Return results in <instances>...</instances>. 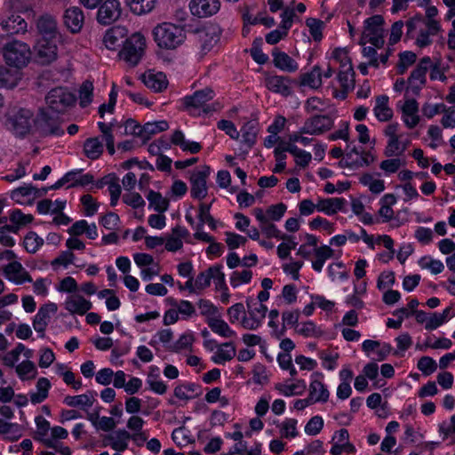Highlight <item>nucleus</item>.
Masks as SVG:
<instances>
[{"label":"nucleus","mask_w":455,"mask_h":455,"mask_svg":"<svg viewBox=\"0 0 455 455\" xmlns=\"http://www.w3.org/2000/svg\"><path fill=\"white\" fill-rule=\"evenodd\" d=\"M64 308L71 315H84L92 308V303L83 295L73 293L66 298Z\"/></svg>","instance_id":"b1692460"},{"label":"nucleus","mask_w":455,"mask_h":455,"mask_svg":"<svg viewBox=\"0 0 455 455\" xmlns=\"http://www.w3.org/2000/svg\"><path fill=\"white\" fill-rule=\"evenodd\" d=\"M333 124V119L329 115H315L305 120L302 132L311 136H320L330 131Z\"/></svg>","instance_id":"9b49d317"},{"label":"nucleus","mask_w":455,"mask_h":455,"mask_svg":"<svg viewBox=\"0 0 455 455\" xmlns=\"http://www.w3.org/2000/svg\"><path fill=\"white\" fill-rule=\"evenodd\" d=\"M66 206V200L44 199L37 203L36 210L39 214H55L62 212Z\"/></svg>","instance_id":"8fccbe9b"},{"label":"nucleus","mask_w":455,"mask_h":455,"mask_svg":"<svg viewBox=\"0 0 455 455\" xmlns=\"http://www.w3.org/2000/svg\"><path fill=\"white\" fill-rule=\"evenodd\" d=\"M132 439L130 432L124 429H118L107 435L104 440V446H109L116 451H124L128 448L129 440Z\"/></svg>","instance_id":"c756f323"},{"label":"nucleus","mask_w":455,"mask_h":455,"mask_svg":"<svg viewBox=\"0 0 455 455\" xmlns=\"http://www.w3.org/2000/svg\"><path fill=\"white\" fill-rule=\"evenodd\" d=\"M222 30L218 24L210 23L196 30L200 52L203 55L210 52L220 42Z\"/></svg>","instance_id":"1a4fd4ad"},{"label":"nucleus","mask_w":455,"mask_h":455,"mask_svg":"<svg viewBox=\"0 0 455 455\" xmlns=\"http://www.w3.org/2000/svg\"><path fill=\"white\" fill-rule=\"evenodd\" d=\"M240 132L242 136V142L248 148L252 147L256 141L258 133L257 123L255 121L246 122L241 128Z\"/></svg>","instance_id":"bf43d9fd"},{"label":"nucleus","mask_w":455,"mask_h":455,"mask_svg":"<svg viewBox=\"0 0 455 455\" xmlns=\"http://www.w3.org/2000/svg\"><path fill=\"white\" fill-rule=\"evenodd\" d=\"M93 181V177L89 173H83L82 170H73L67 172L61 179H60L53 188H59L63 185L68 187L75 186H87Z\"/></svg>","instance_id":"a878e982"},{"label":"nucleus","mask_w":455,"mask_h":455,"mask_svg":"<svg viewBox=\"0 0 455 455\" xmlns=\"http://www.w3.org/2000/svg\"><path fill=\"white\" fill-rule=\"evenodd\" d=\"M253 215L258 220L259 228L263 235L267 238L279 239L281 237V231L272 221H268V218L262 208L253 209Z\"/></svg>","instance_id":"c85d7f7f"},{"label":"nucleus","mask_w":455,"mask_h":455,"mask_svg":"<svg viewBox=\"0 0 455 455\" xmlns=\"http://www.w3.org/2000/svg\"><path fill=\"white\" fill-rule=\"evenodd\" d=\"M401 119L408 129H414L420 122L419 103L415 99H406L401 106Z\"/></svg>","instance_id":"412c9836"},{"label":"nucleus","mask_w":455,"mask_h":455,"mask_svg":"<svg viewBox=\"0 0 455 455\" xmlns=\"http://www.w3.org/2000/svg\"><path fill=\"white\" fill-rule=\"evenodd\" d=\"M215 96L214 92L211 88H204L196 91L191 96L184 98V104L188 109H203L204 112H208L210 108L208 102L211 101Z\"/></svg>","instance_id":"6ab92c4d"},{"label":"nucleus","mask_w":455,"mask_h":455,"mask_svg":"<svg viewBox=\"0 0 455 455\" xmlns=\"http://www.w3.org/2000/svg\"><path fill=\"white\" fill-rule=\"evenodd\" d=\"M330 140H343L347 142V156L346 159L341 161L342 165H348L350 167L354 166H362L364 164H367L363 156L360 157V160H356L355 162H348V159L352 156L353 154L356 156H360V151L354 145L353 141L349 140V124L347 121H341L339 126V129L329 135Z\"/></svg>","instance_id":"6e6552de"},{"label":"nucleus","mask_w":455,"mask_h":455,"mask_svg":"<svg viewBox=\"0 0 455 455\" xmlns=\"http://www.w3.org/2000/svg\"><path fill=\"white\" fill-rule=\"evenodd\" d=\"M418 264L420 268L428 270L433 275H438L444 269V265L440 259H434L429 255L421 257Z\"/></svg>","instance_id":"774afa93"},{"label":"nucleus","mask_w":455,"mask_h":455,"mask_svg":"<svg viewBox=\"0 0 455 455\" xmlns=\"http://www.w3.org/2000/svg\"><path fill=\"white\" fill-rule=\"evenodd\" d=\"M94 86L92 81L85 80L78 90V100L81 108L88 107L93 100Z\"/></svg>","instance_id":"e2e57ef3"},{"label":"nucleus","mask_w":455,"mask_h":455,"mask_svg":"<svg viewBox=\"0 0 455 455\" xmlns=\"http://www.w3.org/2000/svg\"><path fill=\"white\" fill-rule=\"evenodd\" d=\"M45 101L52 111L64 113L75 105L76 97L68 88L56 87L48 92Z\"/></svg>","instance_id":"0eeeda50"},{"label":"nucleus","mask_w":455,"mask_h":455,"mask_svg":"<svg viewBox=\"0 0 455 455\" xmlns=\"http://www.w3.org/2000/svg\"><path fill=\"white\" fill-rule=\"evenodd\" d=\"M195 337L193 332L186 331L172 344L168 346V350L174 353H180L184 350H191Z\"/></svg>","instance_id":"6e6d98bb"},{"label":"nucleus","mask_w":455,"mask_h":455,"mask_svg":"<svg viewBox=\"0 0 455 455\" xmlns=\"http://www.w3.org/2000/svg\"><path fill=\"white\" fill-rule=\"evenodd\" d=\"M400 124L398 123H392L387 124L383 133L387 137V144L384 149V154L388 157H399L403 155L411 144L409 136L404 133H400Z\"/></svg>","instance_id":"20e7f679"},{"label":"nucleus","mask_w":455,"mask_h":455,"mask_svg":"<svg viewBox=\"0 0 455 455\" xmlns=\"http://www.w3.org/2000/svg\"><path fill=\"white\" fill-rule=\"evenodd\" d=\"M121 13L122 7L118 0H106L98 10L97 20L102 25H109L116 21Z\"/></svg>","instance_id":"a211bd4d"},{"label":"nucleus","mask_w":455,"mask_h":455,"mask_svg":"<svg viewBox=\"0 0 455 455\" xmlns=\"http://www.w3.org/2000/svg\"><path fill=\"white\" fill-rule=\"evenodd\" d=\"M151 373L148 374L147 378V384L148 385L149 389L157 394L164 395L167 391V386L165 383L158 379V368L156 366L150 367Z\"/></svg>","instance_id":"680f3d73"},{"label":"nucleus","mask_w":455,"mask_h":455,"mask_svg":"<svg viewBox=\"0 0 455 455\" xmlns=\"http://www.w3.org/2000/svg\"><path fill=\"white\" fill-rule=\"evenodd\" d=\"M0 435L7 440L16 441L22 435V429L18 423L0 419Z\"/></svg>","instance_id":"603ef678"},{"label":"nucleus","mask_w":455,"mask_h":455,"mask_svg":"<svg viewBox=\"0 0 455 455\" xmlns=\"http://www.w3.org/2000/svg\"><path fill=\"white\" fill-rule=\"evenodd\" d=\"M438 32H430L427 27L423 28H414L411 31L407 27V34L416 39V44L419 47H425L431 44L430 36L436 35Z\"/></svg>","instance_id":"13d9d810"},{"label":"nucleus","mask_w":455,"mask_h":455,"mask_svg":"<svg viewBox=\"0 0 455 455\" xmlns=\"http://www.w3.org/2000/svg\"><path fill=\"white\" fill-rule=\"evenodd\" d=\"M307 388L304 379H297L295 382L280 383L275 386V389L284 396L301 395Z\"/></svg>","instance_id":"de8ad7c7"},{"label":"nucleus","mask_w":455,"mask_h":455,"mask_svg":"<svg viewBox=\"0 0 455 455\" xmlns=\"http://www.w3.org/2000/svg\"><path fill=\"white\" fill-rule=\"evenodd\" d=\"M3 123L17 136H24L34 129L35 117L29 109L15 107L8 111Z\"/></svg>","instance_id":"7ed1b4c3"},{"label":"nucleus","mask_w":455,"mask_h":455,"mask_svg":"<svg viewBox=\"0 0 455 455\" xmlns=\"http://www.w3.org/2000/svg\"><path fill=\"white\" fill-rule=\"evenodd\" d=\"M295 331L304 338H318L323 334L322 329L316 326L312 321H307L297 324Z\"/></svg>","instance_id":"0e129e2a"},{"label":"nucleus","mask_w":455,"mask_h":455,"mask_svg":"<svg viewBox=\"0 0 455 455\" xmlns=\"http://www.w3.org/2000/svg\"><path fill=\"white\" fill-rule=\"evenodd\" d=\"M152 35L157 46L165 50H174L186 40L183 28L172 22L158 24L153 28Z\"/></svg>","instance_id":"f03ea898"},{"label":"nucleus","mask_w":455,"mask_h":455,"mask_svg":"<svg viewBox=\"0 0 455 455\" xmlns=\"http://www.w3.org/2000/svg\"><path fill=\"white\" fill-rule=\"evenodd\" d=\"M426 70L416 67L408 79L407 90L411 89L413 92H418L426 83Z\"/></svg>","instance_id":"69168bd1"},{"label":"nucleus","mask_w":455,"mask_h":455,"mask_svg":"<svg viewBox=\"0 0 455 455\" xmlns=\"http://www.w3.org/2000/svg\"><path fill=\"white\" fill-rule=\"evenodd\" d=\"M372 111L379 122L386 123L390 121L393 118L394 112L389 106L388 96L385 94L376 96Z\"/></svg>","instance_id":"cd10ccee"},{"label":"nucleus","mask_w":455,"mask_h":455,"mask_svg":"<svg viewBox=\"0 0 455 455\" xmlns=\"http://www.w3.org/2000/svg\"><path fill=\"white\" fill-rule=\"evenodd\" d=\"M20 80V74L17 70H11L7 67H0V87L12 89Z\"/></svg>","instance_id":"5fc2aeb1"},{"label":"nucleus","mask_w":455,"mask_h":455,"mask_svg":"<svg viewBox=\"0 0 455 455\" xmlns=\"http://www.w3.org/2000/svg\"><path fill=\"white\" fill-rule=\"evenodd\" d=\"M266 86L268 90L287 96L291 93L289 81L284 76H270L266 78Z\"/></svg>","instance_id":"a19ab883"},{"label":"nucleus","mask_w":455,"mask_h":455,"mask_svg":"<svg viewBox=\"0 0 455 455\" xmlns=\"http://www.w3.org/2000/svg\"><path fill=\"white\" fill-rule=\"evenodd\" d=\"M34 130L44 136L63 134L59 120L50 116L44 111L35 118Z\"/></svg>","instance_id":"dca6fc26"},{"label":"nucleus","mask_w":455,"mask_h":455,"mask_svg":"<svg viewBox=\"0 0 455 455\" xmlns=\"http://www.w3.org/2000/svg\"><path fill=\"white\" fill-rule=\"evenodd\" d=\"M308 397L313 403H324L329 400L330 392L327 386L323 383V375L322 373H314L308 387Z\"/></svg>","instance_id":"f3484780"},{"label":"nucleus","mask_w":455,"mask_h":455,"mask_svg":"<svg viewBox=\"0 0 455 455\" xmlns=\"http://www.w3.org/2000/svg\"><path fill=\"white\" fill-rule=\"evenodd\" d=\"M94 401L95 394L92 391L77 395H68L64 398V403L68 406L77 407L83 410L92 407Z\"/></svg>","instance_id":"e433bc0d"},{"label":"nucleus","mask_w":455,"mask_h":455,"mask_svg":"<svg viewBox=\"0 0 455 455\" xmlns=\"http://www.w3.org/2000/svg\"><path fill=\"white\" fill-rule=\"evenodd\" d=\"M57 310L58 307L53 302H48L41 306L33 320V328L35 331L38 333H42L43 336L52 315H54Z\"/></svg>","instance_id":"393cba45"},{"label":"nucleus","mask_w":455,"mask_h":455,"mask_svg":"<svg viewBox=\"0 0 455 455\" xmlns=\"http://www.w3.org/2000/svg\"><path fill=\"white\" fill-rule=\"evenodd\" d=\"M208 326L215 334L225 338H235L236 337V332L230 328L226 321L220 318L219 315L215 319L208 320Z\"/></svg>","instance_id":"09e8293b"},{"label":"nucleus","mask_w":455,"mask_h":455,"mask_svg":"<svg viewBox=\"0 0 455 455\" xmlns=\"http://www.w3.org/2000/svg\"><path fill=\"white\" fill-rule=\"evenodd\" d=\"M283 151L289 152L294 157L295 164L301 168L307 167L312 160L310 152L298 148L295 144L287 143Z\"/></svg>","instance_id":"37998d69"},{"label":"nucleus","mask_w":455,"mask_h":455,"mask_svg":"<svg viewBox=\"0 0 455 455\" xmlns=\"http://www.w3.org/2000/svg\"><path fill=\"white\" fill-rule=\"evenodd\" d=\"M103 143L98 137L87 139L84 143V153L89 159L96 160L103 153Z\"/></svg>","instance_id":"864d4df0"},{"label":"nucleus","mask_w":455,"mask_h":455,"mask_svg":"<svg viewBox=\"0 0 455 455\" xmlns=\"http://www.w3.org/2000/svg\"><path fill=\"white\" fill-rule=\"evenodd\" d=\"M281 437L293 439L299 436L298 420L293 418L284 419L278 426Z\"/></svg>","instance_id":"4d7b16f0"},{"label":"nucleus","mask_w":455,"mask_h":455,"mask_svg":"<svg viewBox=\"0 0 455 455\" xmlns=\"http://www.w3.org/2000/svg\"><path fill=\"white\" fill-rule=\"evenodd\" d=\"M347 204V201L340 197H331L320 199L317 202L318 212L326 215H334L339 212H343Z\"/></svg>","instance_id":"f704fd0d"},{"label":"nucleus","mask_w":455,"mask_h":455,"mask_svg":"<svg viewBox=\"0 0 455 455\" xmlns=\"http://www.w3.org/2000/svg\"><path fill=\"white\" fill-rule=\"evenodd\" d=\"M329 63L332 66L339 65V69L353 67L349 51L347 47H335L326 53Z\"/></svg>","instance_id":"7c9ffc66"},{"label":"nucleus","mask_w":455,"mask_h":455,"mask_svg":"<svg viewBox=\"0 0 455 455\" xmlns=\"http://www.w3.org/2000/svg\"><path fill=\"white\" fill-rule=\"evenodd\" d=\"M144 424L145 420L140 416L132 415L128 419L126 427L130 431L132 440L137 442L148 439V435L143 431Z\"/></svg>","instance_id":"c9c22d12"},{"label":"nucleus","mask_w":455,"mask_h":455,"mask_svg":"<svg viewBox=\"0 0 455 455\" xmlns=\"http://www.w3.org/2000/svg\"><path fill=\"white\" fill-rule=\"evenodd\" d=\"M236 355V348L233 342H225L220 344L211 357V360L220 365L231 361Z\"/></svg>","instance_id":"72a5a7b5"},{"label":"nucleus","mask_w":455,"mask_h":455,"mask_svg":"<svg viewBox=\"0 0 455 455\" xmlns=\"http://www.w3.org/2000/svg\"><path fill=\"white\" fill-rule=\"evenodd\" d=\"M301 84L312 89H317L322 85V72L318 66H315L311 71L301 76Z\"/></svg>","instance_id":"338daca9"},{"label":"nucleus","mask_w":455,"mask_h":455,"mask_svg":"<svg viewBox=\"0 0 455 455\" xmlns=\"http://www.w3.org/2000/svg\"><path fill=\"white\" fill-rule=\"evenodd\" d=\"M188 235L187 228L176 227L172 229V234L165 242V249L168 251L175 252L183 246V239Z\"/></svg>","instance_id":"79ce46f5"},{"label":"nucleus","mask_w":455,"mask_h":455,"mask_svg":"<svg viewBox=\"0 0 455 455\" xmlns=\"http://www.w3.org/2000/svg\"><path fill=\"white\" fill-rule=\"evenodd\" d=\"M2 29L12 35L24 34L28 31V23L20 15L11 14L0 22Z\"/></svg>","instance_id":"2f4dec72"},{"label":"nucleus","mask_w":455,"mask_h":455,"mask_svg":"<svg viewBox=\"0 0 455 455\" xmlns=\"http://www.w3.org/2000/svg\"><path fill=\"white\" fill-rule=\"evenodd\" d=\"M15 373L21 381H30L36 378L38 371L31 360H23L15 366Z\"/></svg>","instance_id":"ea45409f"},{"label":"nucleus","mask_w":455,"mask_h":455,"mask_svg":"<svg viewBox=\"0 0 455 455\" xmlns=\"http://www.w3.org/2000/svg\"><path fill=\"white\" fill-rule=\"evenodd\" d=\"M171 141L172 144L179 146L183 151L196 154L202 148L201 145L196 141L186 140L181 131H175L172 135Z\"/></svg>","instance_id":"a18cd8bd"},{"label":"nucleus","mask_w":455,"mask_h":455,"mask_svg":"<svg viewBox=\"0 0 455 455\" xmlns=\"http://www.w3.org/2000/svg\"><path fill=\"white\" fill-rule=\"evenodd\" d=\"M34 217L31 214H26L20 210H13L10 214V220L12 225L6 226L8 231L17 232L21 227L31 223Z\"/></svg>","instance_id":"3c124183"},{"label":"nucleus","mask_w":455,"mask_h":455,"mask_svg":"<svg viewBox=\"0 0 455 455\" xmlns=\"http://www.w3.org/2000/svg\"><path fill=\"white\" fill-rule=\"evenodd\" d=\"M220 0H190L188 8L191 14L198 19L214 16L220 10Z\"/></svg>","instance_id":"ddd939ff"},{"label":"nucleus","mask_w":455,"mask_h":455,"mask_svg":"<svg viewBox=\"0 0 455 455\" xmlns=\"http://www.w3.org/2000/svg\"><path fill=\"white\" fill-rule=\"evenodd\" d=\"M157 0H124L126 6L135 15H145L151 12Z\"/></svg>","instance_id":"c03bdc74"},{"label":"nucleus","mask_w":455,"mask_h":455,"mask_svg":"<svg viewBox=\"0 0 455 455\" xmlns=\"http://www.w3.org/2000/svg\"><path fill=\"white\" fill-rule=\"evenodd\" d=\"M128 30L123 26H115L106 31L103 36L102 43L104 46L110 51H116L124 37L127 36Z\"/></svg>","instance_id":"bb28decb"},{"label":"nucleus","mask_w":455,"mask_h":455,"mask_svg":"<svg viewBox=\"0 0 455 455\" xmlns=\"http://www.w3.org/2000/svg\"><path fill=\"white\" fill-rule=\"evenodd\" d=\"M51 387V382L47 378H39L36 385V390L28 394L30 402L33 404L43 403L48 397Z\"/></svg>","instance_id":"58836bf2"},{"label":"nucleus","mask_w":455,"mask_h":455,"mask_svg":"<svg viewBox=\"0 0 455 455\" xmlns=\"http://www.w3.org/2000/svg\"><path fill=\"white\" fill-rule=\"evenodd\" d=\"M149 208L154 211L164 213L169 208V201L160 193L150 190L147 195Z\"/></svg>","instance_id":"052dcab7"},{"label":"nucleus","mask_w":455,"mask_h":455,"mask_svg":"<svg viewBox=\"0 0 455 455\" xmlns=\"http://www.w3.org/2000/svg\"><path fill=\"white\" fill-rule=\"evenodd\" d=\"M1 53L5 64L17 69L27 67L32 59L30 46L26 42L15 38L3 45Z\"/></svg>","instance_id":"f257e3e1"},{"label":"nucleus","mask_w":455,"mask_h":455,"mask_svg":"<svg viewBox=\"0 0 455 455\" xmlns=\"http://www.w3.org/2000/svg\"><path fill=\"white\" fill-rule=\"evenodd\" d=\"M315 259L312 261V267L316 272H321L326 260L340 256V251H335L329 245H322L314 249Z\"/></svg>","instance_id":"473e14b6"},{"label":"nucleus","mask_w":455,"mask_h":455,"mask_svg":"<svg viewBox=\"0 0 455 455\" xmlns=\"http://www.w3.org/2000/svg\"><path fill=\"white\" fill-rule=\"evenodd\" d=\"M62 20L67 29L73 34H76L83 28L84 14L80 7L70 6L64 11Z\"/></svg>","instance_id":"4be33fe9"},{"label":"nucleus","mask_w":455,"mask_h":455,"mask_svg":"<svg viewBox=\"0 0 455 455\" xmlns=\"http://www.w3.org/2000/svg\"><path fill=\"white\" fill-rule=\"evenodd\" d=\"M146 47V36L141 32H135L124 42L119 57L129 66L135 67L143 57Z\"/></svg>","instance_id":"39448f33"},{"label":"nucleus","mask_w":455,"mask_h":455,"mask_svg":"<svg viewBox=\"0 0 455 455\" xmlns=\"http://www.w3.org/2000/svg\"><path fill=\"white\" fill-rule=\"evenodd\" d=\"M385 35L384 18L381 15H373L363 22L360 44L364 45L366 43H370L376 48H381L384 45Z\"/></svg>","instance_id":"423d86ee"},{"label":"nucleus","mask_w":455,"mask_h":455,"mask_svg":"<svg viewBox=\"0 0 455 455\" xmlns=\"http://www.w3.org/2000/svg\"><path fill=\"white\" fill-rule=\"evenodd\" d=\"M210 167L204 165L196 168L190 177V194L197 200H202L208 194L207 179L210 175Z\"/></svg>","instance_id":"9d476101"},{"label":"nucleus","mask_w":455,"mask_h":455,"mask_svg":"<svg viewBox=\"0 0 455 455\" xmlns=\"http://www.w3.org/2000/svg\"><path fill=\"white\" fill-rule=\"evenodd\" d=\"M451 307H446L442 313H427L416 311L415 318L419 323H422L426 330L433 331L443 324L450 318Z\"/></svg>","instance_id":"2eb2a0df"},{"label":"nucleus","mask_w":455,"mask_h":455,"mask_svg":"<svg viewBox=\"0 0 455 455\" xmlns=\"http://www.w3.org/2000/svg\"><path fill=\"white\" fill-rule=\"evenodd\" d=\"M39 196V190L32 184H24L10 193L11 199L20 205H32Z\"/></svg>","instance_id":"5701e85b"},{"label":"nucleus","mask_w":455,"mask_h":455,"mask_svg":"<svg viewBox=\"0 0 455 455\" xmlns=\"http://www.w3.org/2000/svg\"><path fill=\"white\" fill-rule=\"evenodd\" d=\"M143 82L148 88L155 92L164 90L168 84L166 76L163 72L148 71L143 76Z\"/></svg>","instance_id":"4c0bfd02"},{"label":"nucleus","mask_w":455,"mask_h":455,"mask_svg":"<svg viewBox=\"0 0 455 455\" xmlns=\"http://www.w3.org/2000/svg\"><path fill=\"white\" fill-rule=\"evenodd\" d=\"M273 61L276 68L285 72L292 73L299 69L298 63L283 52H274Z\"/></svg>","instance_id":"49530a36"},{"label":"nucleus","mask_w":455,"mask_h":455,"mask_svg":"<svg viewBox=\"0 0 455 455\" xmlns=\"http://www.w3.org/2000/svg\"><path fill=\"white\" fill-rule=\"evenodd\" d=\"M437 13L435 6H428L426 10V17L417 15L406 22V27H409L411 31L414 28L427 27L430 32H439L440 23L435 19Z\"/></svg>","instance_id":"4468645a"},{"label":"nucleus","mask_w":455,"mask_h":455,"mask_svg":"<svg viewBox=\"0 0 455 455\" xmlns=\"http://www.w3.org/2000/svg\"><path fill=\"white\" fill-rule=\"evenodd\" d=\"M4 276L15 285H23L32 282L29 272L20 261H12L2 267Z\"/></svg>","instance_id":"f8f14e48"},{"label":"nucleus","mask_w":455,"mask_h":455,"mask_svg":"<svg viewBox=\"0 0 455 455\" xmlns=\"http://www.w3.org/2000/svg\"><path fill=\"white\" fill-rule=\"evenodd\" d=\"M37 60L42 64H50L57 60L58 48L54 41L42 37L35 45Z\"/></svg>","instance_id":"aec40b11"}]
</instances>
